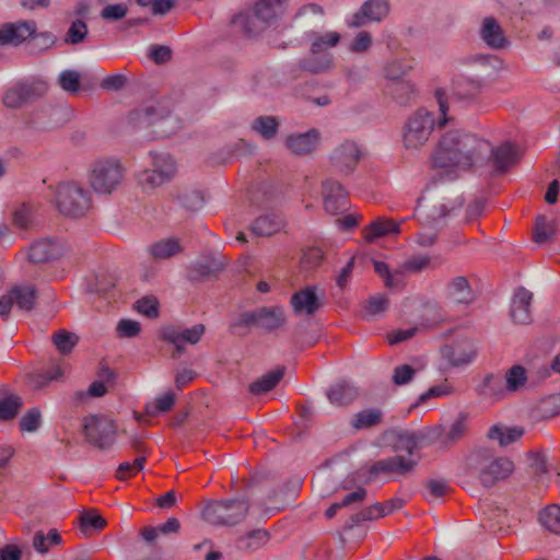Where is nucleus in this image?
Listing matches in <instances>:
<instances>
[{
    "mask_svg": "<svg viewBox=\"0 0 560 560\" xmlns=\"http://www.w3.org/2000/svg\"><path fill=\"white\" fill-rule=\"evenodd\" d=\"M489 141L476 133L451 129L442 133L431 149L432 170L447 174L477 172L485 166Z\"/></svg>",
    "mask_w": 560,
    "mask_h": 560,
    "instance_id": "obj_1",
    "label": "nucleus"
},
{
    "mask_svg": "<svg viewBox=\"0 0 560 560\" xmlns=\"http://www.w3.org/2000/svg\"><path fill=\"white\" fill-rule=\"evenodd\" d=\"M420 447V435L411 431H401L397 434L394 450L398 454L380 459L369 468L370 479L383 475L396 474L405 476L411 472L420 460L416 453Z\"/></svg>",
    "mask_w": 560,
    "mask_h": 560,
    "instance_id": "obj_2",
    "label": "nucleus"
},
{
    "mask_svg": "<svg viewBox=\"0 0 560 560\" xmlns=\"http://www.w3.org/2000/svg\"><path fill=\"white\" fill-rule=\"evenodd\" d=\"M468 474L489 488L499 480L505 479L514 469L513 463L506 457H497L486 448L476 450L467 457Z\"/></svg>",
    "mask_w": 560,
    "mask_h": 560,
    "instance_id": "obj_3",
    "label": "nucleus"
},
{
    "mask_svg": "<svg viewBox=\"0 0 560 560\" xmlns=\"http://www.w3.org/2000/svg\"><path fill=\"white\" fill-rule=\"evenodd\" d=\"M436 127V117L433 112L425 107L411 112L401 126L402 148L408 152H420L431 141Z\"/></svg>",
    "mask_w": 560,
    "mask_h": 560,
    "instance_id": "obj_4",
    "label": "nucleus"
},
{
    "mask_svg": "<svg viewBox=\"0 0 560 560\" xmlns=\"http://www.w3.org/2000/svg\"><path fill=\"white\" fill-rule=\"evenodd\" d=\"M49 85L40 77H25L15 81L2 96V104L8 109H21L42 100Z\"/></svg>",
    "mask_w": 560,
    "mask_h": 560,
    "instance_id": "obj_5",
    "label": "nucleus"
},
{
    "mask_svg": "<svg viewBox=\"0 0 560 560\" xmlns=\"http://www.w3.org/2000/svg\"><path fill=\"white\" fill-rule=\"evenodd\" d=\"M248 508L244 499L219 500L208 503L202 515L210 524L232 526L245 518Z\"/></svg>",
    "mask_w": 560,
    "mask_h": 560,
    "instance_id": "obj_6",
    "label": "nucleus"
},
{
    "mask_svg": "<svg viewBox=\"0 0 560 560\" xmlns=\"http://www.w3.org/2000/svg\"><path fill=\"white\" fill-rule=\"evenodd\" d=\"M57 206L65 215H84L91 207L90 192L75 180H67L59 185L56 192Z\"/></svg>",
    "mask_w": 560,
    "mask_h": 560,
    "instance_id": "obj_7",
    "label": "nucleus"
},
{
    "mask_svg": "<svg viewBox=\"0 0 560 560\" xmlns=\"http://www.w3.org/2000/svg\"><path fill=\"white\" fill-rule=\"evenodd\" d=\"M524 155V148L515 141H503L498 145L489 142V151L485 166L489 165L493 172L504 174L512 172L521 162Z\"/></svg>",
    "mask_w": 560,
    "mask_h": 560,
    "instance_id": "obj_8",
    "label": "nucleus"
},
{
    "mask_svg": "<svg viewBox=\"0 0 560 560\" xmlns=\"http://www.w3.org/2000/svg\"><path fill=\"white\" fill-rule=\"evenodd\" d=\"M205 331L206 327L202 324H196L191 327L168 325L162 329L161 337L174 347L177 355H180L185 352L187 346L198 343Z\"/></svg>",
    "mask_w": 560,
    "mask_h": 560,
    "instance_id": "obj_9",
    "label": "nucleus"
},
{
    "mask_svg": "<svg viewBox=\"0 0 560 560\" xmlns=\"http://www.w3.org/2000/svg\"><path fill=\"white\" fill-rule=\"evenodd\" d=\"M116 429L114 421L103 416H91L84 421V432L89 442L100 448H107L114 444Z\"/></svg>",
    "mask_w": 560,
    "mask_h": 560,
    "instance_id": "obj_10",
    "label": "nucleus"
},
{
    "mask_svg": "<svg viewBox=\"0 0 560 560\" xmlns=\"http://www.w3.org/2000/svg\"><path fill=\"white\" fill-rule=\"evenodd\" d=\"M36 288L34 284L24 283L14 285L7 294L0 298V316L8 319L11 308L16 305L19 310L31 311L36 301Z\"/></svg>",
    "mask_w": 560,
    "mask_h": 560,
    "instance_id": "obj_11",
    "label": "nucleus"
},
{
    "mask_svg": "<svg viewBox=\"0 0 560 560\" xmlns=\"http://www.w3.org/2000/svg\"><path fill=\"white\" fill-rule=\"evenodd\" d=\"M360 145L352 140H345L336 145L329 154L331 168L338 173H353L362 159Z\"/></svg>",
    "mask_w": 560,
    "mask_h": 560,
    "instance_id": "obj_12",
    "label": "nucleus"
},
{
    "mask_svg": "<svg viewBox=\"0 0 560 560\" xmlns=\"http://www.w3.org/2000/svg\"><path fill=\"white\" fill-rule=\"evenodd\" d=\"M390 12L389 0H366L347 22L350 28H360L369 23H381Z\"/></svg>",
    "mask_w": 560,
    "mask_h": 560,
    "instance_id": "obj_13",
    "label": "nucleus"
},
{
    "mask_svg": "<svg viewBox=\"0 0 560 560\" xmlns=\"http://www.w3.org/2000/svg\"><path fill=\"white\" fill-rule=\"evenodd\" d=\"M322 143V132L311 128L305 132H293L285 137L284 147L296 156H311L316 153Z\"/></svg>",
    "mask_w": 560,
    "mask_h": 560,
    "instance_id": "obj_14",
    "label": "nucleus"
},
{
    "mask_svg": "<svg viewBox=\"0 0 560 560\" xmlns=\"http://www.w3.org/2000/svg\"><path fill=\"white\" fill-rule=\"evenodd\" d=\"M478 36L488 48L493 50H503L511 46V40L504 28L492 15L482 18L478 28Z\"/></svg>",
    "mask_w": 560,
    "mask_h": 560,
    "instance_id": "obj_15",
    "label": "nucleus"
},
{
    "mask_svg": "<svg viewBox=\"0 0 560 560\" xmlns=\"http://www.w3.org/2000/svg\"><path fill=\"white\" fill-rule=\"evenodd\" d=\"M477 347L470 339H460L441 349L442 359L450 368L470 364L477 357Z\"/></svg>",
    "mask_w": 560,
    "mask_h": 560,
    "instance_id": "obj_16",
    "label": "nucleus"
},
{
    "mask_svg": "<svg viewBox=\"0 0 560 560\" xmlns=\"http://www.w3.org/2000/svg\"><path fill=\"white\" fill-rule=\"evenodd\" d=\"M37 30L34 20H23L0 25V46L18 47L25 43Z\"/></svg>",
    "mask_w": 560,
    "mask_h": 560,
    "instance_id": "obj_17",
    "label": "nucleus"
},
{
    "mask_svg": "<svg viewBox=\"0 0 560 560\" xmlns=\"http://www.w3.org/2000/svg\"><path fill=\"white\" fill-rule=\"evenodd\" d=\"M323 201L329 214H338L348 209V194L335 177H328L323 183Z\"/></svg>",
    "mask_w": 560,
    "mask_h": 560,
    "instance_id": "obj_18",
    "label": "nucleus"
},
{
    "mask_svg": "<svg viewBox=\"0 0 560 560\" xmlns=\"http://www.w3.org/2000/svg\"><path fill=\"white\" fill-rule=\"evenodd\" d=\"M316 287H306L296 291L290 300V305L296 316H312L320 307Z\"/></svg>",
    "mask_w": 560,
    "mask_h": 560,
    "instance_id": "obj_19",
    "label": "nucleus"
},
{
    "mask_svg": "<svg viewBox=\"0 0 560 560\" xmlns=\"http://www.w3.org/2000/svg\"><path fill=\"white\" fill-rule=\"evenodd\" d=\"M231 23L247 37H256L269 27V25L254 12V10L252 12H242L236 14L233 16Z\"/></svg>",
    "mask_w": 560,
    "mask_h": 560,
    "instance_id": "obj_20",
    "label": "nucleus"
},
{
    "mask_svg": "<svg viewBox=\"0 0 560 560\" xmlns=\"http://www.w3.org/2000/svg\"><path fill=\"white\" fill-rule=\"evenodd\" d=\"M62 245L58 242L45 238L35 242L28 249V259L39 264L56 259L62 254Z\"/></svg>",
    "mask_w": 560,
    "mask_h": 560,
    "instance_id": "obj_21",
    "label": "nucleus"
},
{
    "mask_svg": "<svg viewBox=\"0 0 560 560\" xmlns=\"http://www.w3.org/2000/svg\"><path fill=\"white\" fill-rule=\"evenodd\" d=\"M532 292L525 288H520L514 293L511 304V317L517 324H527L530 322V302Z\"/></svg>",
    "mask_w": 560,
    "mask_h": 560,
    "instance_id": "obj_22",
    "label": "nucleus"
},
{
    "mask_svg": "<svg viewBox=\"0 0 560 560\" xmlns=\"http://www.w3.org/2000/svg\"><path fill=\"white\" fill-rule=\"evenodd\" d=\"M466 431L467 419L464 415H459L448 428L435 429L433 434L442 446L447 447L458 442Z\"/></svg>",
    "mask_w": 560,
    "mask_h": 560,
    "instance_id": "obj_23",
    "label": "nucleus"
},
{
    "mask_svg": "<svg viewBox=\"0 0 560 560\" xmlns=\"http://www.w3.org/2000/svg\"><path fill=\"white\" fill-rule=\"evenodd\" d=\"M144 118L150 124L158 122H170L171 126L168 129H162L161 131L164 133H172L179 128V121L176 117L172 116V112L170 107L164 106L162 104L149 105L143 108Z\"/></svg>",
    "mask_w": 560,
    "mask_h": 560,
    "instance_id": "obj_24",
    "label": "nucleus"
},
{
    "mask_svg": "<svg viewBox=\"0 0 560 560\" xmlns=\"http://www.w3.org/2000/svg\"><path fill=\"white\" fill-rule=\"evenodd\" d=\"M246 198L253 206L269 208L276 205L278 195L270 186L259 182L247 189Z\"/></svg>",
    "mask_w": 560,
    "mask_h": 560,
    "instance_id": "obj_25",
    "label": "nucleus"
},
{
    "mask_svg": "<svg viewBox=\"0 0 560 560\" xmlns=\"http://www.w3.org/2000/svg\"><path fill=\"white\" fill-rule=\"evenodd\" d=\"M284 226L283 219L277 214H264L259 215L250 226L252 232L257 236H271Z\"/></svg>",
    "mask_w": 560,
    "mask_h": 560,
    "instance_id": "obj_26",
    "label": "nucleus"
},
{
    "mask_svg": "<svg viewBox=\"0 0 560 560\" xmlns=\"http://www.w3.org/2000/svg\"><path fill=\"white\" fill-rule=\"evenodd\" d=\"M359 396L358 388L347 381L336 383L327 392V398L332 405L343 406L351 404Z\"/></svg>",
    "mask_w": 560,
    "mask_h": 560,
    "instance_id": "obj_27",
    "label": "nucleus"
},
{
    "mask_svg": "<svg viewBox=\"0 0 560 560\" xmlns=\"http://www.w3.org/2000/svg\"><path fill=\"white\" fill-rule=\"evenodd\" d=\"M524 435V429L517 425L506 427L503 424L492 425L487 436L491 441H497L500 446H509L518 441Z\"/></svg>",
    "mask_w": 560,
    "mask_h": 560,
    "instance_id": "obj_28",
    "label": "nucleus"
},
{
    "mask_svg": "<svg viewBox=\"0 0 560 560\" xmlns=\"http://www.w3.org/2000/svg\"><path fill=\"white\" fill-rule=\"evenodd\" d=\"M482 86L481 80L460 78L453 84V95L458 101H472L480 93Z\"/></svg>",
    "mask_w": 560,
    "mask_h": 560,
    "instance_id": "obj_29",
    "label": "nucleus"
},
{
    "mask_svg": "<svg viewBox=\"0 0 560 560\" xmlns=\"http://www.w3.org/2000/svg\"><path fill=\"white\" fill-rule=\"evenodd\" d=\"M287 0H259L253 8L254 12L268 25L284 12Z\"/></svg>",
    "mask_w": 560,
    "mask_h": 560,
    "instance_id": "obj_30",
    "label": "nucleus"
},
{
    "mask_svg": "<svg viewBox=\"0 0 560 560\" xmlns=\"http://www.w3.org/2000/svg\"><path fill=\"white\" fill-rule=\"evenodd\" d=\"M298 67L300 70L318 74L326 72L331 69L332 67V56L331 54H319V55H313L311 52L310 56L302 58L298 62Z\"/></svg>",
    "mask_w": 560,
    "mask_h": 560,
    "instance_id": "obj_31",
    "label": "nucleus"
},
{
    "mask_svg": "<svg viewBox=\"0 0 560 560\" xmlns=\"http://www.w3.org/2000/svg\"><path fill=\"white\" fill-rule=\"evenodd\" d=\"M127 164L116 156L96 160L91 166V175H112L129 172Z\"/></svg>",
    "mask_w": 560,
    "mask_h": 560,
    "instance_id": "obj_32",
    "label": "nucleus"
},
{
    "mask_svg": "<svg viewBox=\"0 0 560 560\" xmlns=\"http://www.w3.org/2000/svg\"><path fill=\"white\" fill-rule=\"evenodd\" d=\"M279 127L280 121L278 117L272 115L258 116L250 124V129L264 140L273 139L278 135Z\"/></svg>",
    "mask_w": 560,
    "mask_h": 560,
    "instance_id": "obj_33",
    "label": "nucleus"
},
{
    "mask_svg": "<svg viewBox=\"0 0 560 560\" xmlns=\"http://www.w3.org/2000/svg\"><path fill=\"white\" fill-rule=\"evenodd\" d=\"M389 93L392 98L400 106H408L417 96L415 84L409 80L390 83Z\"/></svg>",
    "mask_w": 560,
    "mask_h": 560,
    "instance_id": "obj_34",
    "label": "nucleus"
},
{
    "mask_svg": "<svg viewBox=\"0 0 560 560\" xmlns=\"http://www.w3.org/2000/svg\"><path fill=\"white\" fill-rule=\"evenodd\" d=\"M28 39L26 49L30 55L43 54L57 43V37L51 32L37 33V30Z\"/></svg>",
    "mask_w": 560,
    "mask_h": 560,
    "instance_id": "obj_35",
    "label": "nucleus"
},
{
    "mask_svg": "<svg viewBox=\"0 0 560 560\" xmlns=\"http://www.w3.org/2000/svg\"><path fill=\"white\" fill-rule=\"evenodd\" d=\"M183 249L179 241L175 237H168L153 243L150 246V254L155 259H167L180 253Z\"/></svg>",
    "mask_w": 560,
    "mask_h": 560,
    "instance_id": "obj_36",
    "label": "nucleus"
},
{
    "mask_svg": "<svg viewBox=\"0 0 560 560\" xmlns=\"http://www.w3.org/2000/svg\"><path fill=\"white\" fill-rule=\"evenodd\" d=\"M269 541V534L265 529H255L240 537L236 547L243 551H256Z\"/></svg>",
    "mask_w": 560,
    "mask_h": 560,
    "instance_id": "obj_37",
    "label": "nucleus"
},
{
    "mask_svg": "<svg viewBox=\"0 0 560 560\" xmlns=\"http://www.w3.org/2000/svg\"><path fill=\"white\" fill-rule=\"evenodd\" d=\"M152 172L155 175H173L179 171L175 159L166 152H151Z\"/></svg>",
    "mask_w": 560,
    "mask_h": 560,
    "instance_id": "obj_38",
    "label": "nucleus"
},
{
    "mask_svg": "<svg viewBox=\"0 0 560 560\" xmlns=\"http://www.w3.org/2000/svg\"><path fill=\"white\" fill-rule=\"evenodd\" d=\"M283 377V369H276L262 375L250 384L249 390L254 395H262L273 389Z\"/></svg>",
    "mask_w": 560,
    "mask_h": 560,
    "instance_id": "obj_39",
    "label": "nucleus"
},
{
    "mask_svg": "<svg viewBox=\"0 0 560 560\" xmlns=\"http://www.w3.org/2000/svg\"><path fill=\"white\" fill-rule=\"evenodd\" d=\"M285 322V314L282 306L260 308V327L273 330L281 327Z\"/></svg>",
    "mask_w": 560,
    "mask_h": 560,
    "instance_id": "obj_40",
    "label": "nucleus"
},
{
    "mask_svg": "<svg viewBox=\"0 0 560 560\" xmlns=\"http://www.w3.org/2000/svg\"><path fill=\"white\" fill-rule=\"evenodd\" d=\"M397 233H399V223L389 219H377L370 224L365 237L368 241H372L376 237Z\"/></svg>",
    "mask_w": 560,
    "mask_h": 560,
    "instance_id": "obj_41",
    "label": "nucleus"
},
{
    "mask_svg": "<svg viewBox=\"0 0 560 560\" xmlns=\"http://www.w3.org/2000/svg\"><path fill=\"white\" fill-rule=\"evenodd\" d=\"M505 387H503V381L497 375H487L480 387V394L485 397L498 400L501 399L505 394Z\"/></svg>",
    "mask_w": 560,
    "mask_h": 560,
    "instance_id": "obj_42",
    "label": "nucleus"
},
{
    "mask_svg": "<svg viewBox=\"0 0 560 560\" xmlns=\"http://www.w3.org/2000/svg\"><path fill=\"white\" fill-rule=\"evenodd\" d=\"M175 404V395L172 392H166L158 396L153 401L147 404L145 412L150 417H156L160 413L172 410Z\"/></svg>",
    "mask_w": 560,
    "mask_h": 560,
    "instance_id": "obj_43",
    "label": "nucleus"
},
{
    "mask_svg": "<svg viewBox=\"0 0 560 560\" xmlns=\"http://www.w3.org/2000/svg\"><path fill=\"white\" fill-rule=\"evenodd\" d=\"M431 258L427 255H413L398 266L401 280L408 273H419L430 266Z\"/></svg>",
    "mask_w": 560,
    "mask_h": 560,
    "instance_id": "obj_44",
    "label": "nucleus"
},
{
    "mask_svg": "<svg viewBox=\"0 0 560 560\" xmlns=\"http://www.w3.org/2000/svg\"><path fill=\"white\" fill-rule=\"evenodd\" d=\"M450 294L456 303L468 304L472 300V294L468 282L464 277L455 278L450 287Z\"/></svg>",
    "mask_w": 560,
    "mask_h": 560,
    "instance_id": "obj_45",
    "label": "nucleus"
},
{
    "mask_svg": "<svg viewBox=\"0 0 560 560\" xmlns=\"http://www.w3.org/2000/svg\"><path fill=\"white\" fill-rule=\"evenodd\" d=\"M375 272L384 280V283L389 289H399L402 287V280L399 273V268L394 271L384 261H374Z\"/></svg>",
    "mask_w": 560,
    "mask_h": 560,
    "instance_id": "obj_46",
    "label": "nucleus"
},
{
    "mask_svg": "<svg viewBox=\"0 0 560 560\" xmlns=\"http://www.w3.org/2000/svg\"><path fill=\"white\" fill-rule=\"evenodd\" d=\"M61 542V536L57 529H50L47 534L37 532L34 535L33 546L39 553H46L50 547L59 545Z\"/></svg>",
    "mask_w": 560,
    "mask_h": 560,
    "instance_id": "obj_47",
    "label": "nucleus"
},
{
    "mask_svg": "<svg viewBox=\"0 0 560 560\" xmlns=\"http://www.w3.org/2000/svg\"><path fill=\"white\" fill-rule=\"evenodd\" d=\"M340 38V34L337 32H328L323 36H315L312 40L310 52L313 55L328 54L326 49L337 46Z\"/></svg>",
    "mask_w": 560,
    "mask_h": 560,
    "instance_id": "obj_48",
    "label": "nucleus"
},
{
    "mask_svg": "<svg viewBox=\"0 0 560 560\" xmlns=\"http://www.w3.org/2000/svg\"><path fill=\"white\" fill-rule=\"evenodd\" d=\"M526 371L521 365H514L505 374V390L514 393L520 390L526 383Z\"/></svg>",
    "mask_w": 560,
    "mask_h": 560,
    "instance_id": "obj_49",
    "label": "nucleus"
},
{
    "mask_svg": "<svg viewBox=\"0 0 560 560\" xmlns=\"http://www.w3.org/2000/svg\"><path fill=\"white\" fill-rule=\"evenodd\" d=\"M541 525L553 534H560V506L549 505L539 515Z\"/></svg>",
    "mask_w": 560,
    "mask_h": 560,
    "instance_id": "obj_50",
    "label": "nucleus"
},
{
    "mask_svg": "<svg viewBox=\"0 0 560 560\" xmlns=\"http://www.w3.org/2000/svg\"><path fill=\"white\" fill-rule=\"evenodd\" d=\"M59 86L71 94H77L81 88V73L77 70H65L58 77Z\"/></svg>",
    "mask_w": 560,
    "mask_h": 560,
    "instance_id": "obj_51",
    "label": "nucleus"
},
{
    "mask_svg": "<svg viewBox=\"0 0 560 560\" xmlns=\"http://www.w3.org/2000/svg\"><path fill=\"white\" fill-rule=\"evenodd\" d=\"M78 336L73 332H69L65 329L58 330L52 336V342L57 350L62 354H68L72 351L74 346L78 343Z\"/></svg>",
    "mask_w": 560,
    "mask_h": 560,
    "instance_id": "obj_52",
    "label": "nucleus"
},
{
    "mask_svg": "<svg viewBox=\"0 0 560 560\" xmlns=\"http://www.w3.org/2000/svg\"><path fill=\"white\" fill-rule=\"evenodd\" d=\"M382 419V412L377 409H366L358 412L352 419V427L365 429L376 425Z\"/></svg>",
    "mask_w": 560,
    "mask_h": 560,
    "instance_id": "obj_53",
    "label": "nucleus"
},
{
    "mask_svg": "<svg viewBox=\"0 0 560 560\" xmlns=\"http://www.w3.org/2000/svg\"><path fill=\"white\" fill-rule=\"evenodd\" d=\"M412 69V66L404 60L396 59L388 62L385 67V77L390 83L402 81V78Z\"/></svg>",
    "mask_w": 560,
    "mask_h": 560,
    "instance_id": "obj_54",
    "label": "nucleus"
},
{
    "mask_svg": "<svg viewBox=\"0 0 560 560\" xmlns=\"http://www.w3.org/2000/svg\"><path fill=\"white\" fill-rule=\"evenodd\" d=\"M555 233V226L551 221H548L545 215H539L536 219L534 229V241L538 244L546 243L551 240Z\"/></svg>",
    "mask_w": 560,
    "mask_h": 560,
    "instance_id": "obj_55",
    "label": "nucleus"
},
{
    "mask_svg": "<svg viewBox=\"0 0 560 560\" xmlns=\"http://www.w3.org/2000/svg\"><path fill=\"white\" fill-rule=\"evenodd\" d=\"M88 36V25L82 19H78L70 25L65 42L67 44L77 45L82 43Z\"/></svg>",
    "mask_w": 560,
    "mask_h": 560,
    "instance_id": "obj_56",
    "label": "nucleus"
},
{
    "mask_svg": "<svg viewBox=\"0 0 560 560\" xmlns=\"http://www.w3.org/2000/svg\"><path fill=\"white\" fill-rule=\"evenodd\" d=\"M22 401L19 396L10 395L0 399V419L8 420L15 417Z\"/></svg>",
    "mask_w": 560,
    "mask_h": 560,
    "instance_id": "obj_57",
    "label": "nucleus"
},
{
    "mask_svg": "<svg viewBox=\"0 0 560 560\" xmlns=\"http://www.w3.org/2000/svg\"><path fill=\"white\" fill-rule=\"evenodd\" d=\"M542 418H551L560 415V395H551L544 398L537 407Z\"/></svg>",
    "mask_w": 560,
    "mask_h": 560,
    "instance_id": "obj_58",
    "label": "nucleus"
},
{
    "mask_svg": "<svg viewBox=\"0 0 560 560\" xmlns=\"http://www.w3.org/2000/svg\"><path fill=\"white\" fill-rule=\"evenodd\" d=\"M386 516L383 503H375L365 510L360 511L351 516V521L353 524H360L364 521L375 520L378 517Z\"/></svg>",
    "mask_w": 560,
    "mask_h": 560,
    "instance_id": "obj_59",
    "label": "nucleus"
},
{
    "mask_svg": "<svg viewBox=\"0 0 560 560\" xmlns=\"http://www.w3.org/2000/svg\"><path fill=\"white\" fill-rule=\"evenodd\" d=\"M144 462H145V458L141 456V457L136 458L132 463H130V462L121 463L117 469L116 477L120 480H125V479L136 475L137 472H139L140 470L143 469Z\"/></svg>",
    "mask_w": 560,
    "mask_h": 560,
    "instance_id": "obj_60",
    "label": "nucleus"
},
{
    "mask_svg": "<svg viewBox=\"0 0 560 560\" xmlns=\"http://www.w3.org/2000/svg\"><path fill=\"white\" fill-rule=\"evenodd\" d=\"M91 186L97 194L107 195L115 190L119 185V177H92Z\"/></svg>",
    "mask_w": 560,
    "mask_h": 560,
    "instance_id": "obj_61",
    "label": "nucleus"
},
{
    "mask_svg": "<svg viewBox=\"0 0 560 560\" xmlns=\"http://www.w3.org/2000/svg\"><path fill=\"white\" fill-rule=\"evenodd\" d=\"M136 310L145 315L147 317L153 318L159 314V302L153 296H144L137 301Z\"/></svg>",
    "mask_w": 560,
    "mask_h": 560,
    "instance_id": "obj_62",
    "label": "nucleus"
},
{
    "mask_svg": "<svg viewBox=\"0 0 560 560\" xmlns=\"http://www.w3.org/2000/svg\"><path fill=\"white\" fill-rule=\"evenodd\" d=\"M105 524V520L100 514L93 512L84 513L80 518V525L83 532H88L89 529H102Z\"/></svg>",
    "mask_w": 560,
    "mask_h": 560,
    "instance_id": "obj_63",
    "label": "nucleus"
},
{
    "mask_svg": "<svg viewBox=\"0 0 560 560\" xmlns=\"http://www.w3.org/2000/svg\"><path fill=\"white\" fill-rule=\"evenodd\" d=\"M128 8L124 3L108 4L101 11V18L106 21H118L126 16Z\"/></svg>",
    "mask_w": 560,
    "mask_h": 560,
    "instance_id": "obj_64",
    "label": "nucleus"
}]
</instances>
